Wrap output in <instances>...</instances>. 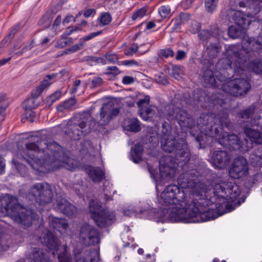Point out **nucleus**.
I'll use <instances>...</instances> for the list:
<instances>
[{"instance_id":"nucleus-1","label":"nucleus","mask_w":262,"mask_h":262,"mask_svg":"<svg viewBox=\"0 0 262 262\" xmlns=\"http://www.w3.org/2000/svg\"><path fill=\"white\" fill-rule=\"evenodd\" d=\"M25 148L21 150L18 145V152L20 159L24 160L33 168L34 164L50 166L52 170L63 167L73 171L76 164L63 151V148L55 141L40 142L39 146L31 142L25 143Z\"/></svg>"},{"instance_id":"nucleus-2","label":"nucleus","mask_w":262,"mask_h":262,"mask_svg":"<svg viewBox=\"0 0 262 262\" xmlns=\"http://www.w3.org/2000/svg\"><path fill=\"white\" fill-rule=\"evenodd\" d=\"M159 163L160 171L170 177L173 176L177 171H182L178 178V184L181 188V189L193 188L192 197H193L196 191H200L204 187L207 188L204 184L198 183L202 174L201 169L199 170L195 165L189 161L180 164L173 161L170 156H165L160 160Z\"/></svg>"},{"instance_id":"nucleus-3","label":"nucleus","mask_w":262,"mask_h":262,"mask_svg":"<svg viewBox=\"0 0 262 262\" xmlns=\"http://www.w3.org/2000/svg\"><path fill=\"white\" fill-rule=\"evenodd\" d=\"M10 216L11 219L24 228L31 226L37 215L31 209L22 206L16 198L10 194L0 196V216Z\"/></svg>"},{"instance_id":"nucleus-4","label":"nucleus","mask_w":262,"mask_h":262,"mask_svg":"<svg viewBox=\"0 0 262 262\" xmlns=\"http://www.w3.org/2000/svg\"><path fill=\"white\" fill-rule=\"evenodd\" d=\"M230 123L226 111H220L214 117L205 113L201 114L198 119L197 127L200 140L197 141L201 143L203 140V134L211 138L222 137L223 127H228Z\"/></svg>"},{"instance_id":"nucleus-5","label":"nucleus","mask_w":262,"mask_h":262,"mask_svg":"<svg viewBox=\"0 0 262 262\" xmlns=\"http://www.w3.org/2000/svg\"><path fill=\"white\" fill-rule=\"evenodd\" d=\"M160 117L165 118L170 122L176 121L182 130L188 131L190 134L195 138L196 141L200 140L197 129L198 123L187 112L173 104L167 105L164 109L158 110Z\"/></svg>"},{"instance_id":"nucleus-6","label":"nucleus","mask_w":262,"mask_h":262,"mask_svg":"<svg viewBox=\"0 0 262 262\" xmlns=\"http://www.w3.org/2000/svg\"><path fill=\"white\" fill-rule=\"evenodd\" d=\"M207 188L203 187L200 191H198L193 196L190 197L191 207L190 219L193 222H206L214 220L221 215L217 210V208H208L210 204V201L206 198Z\"/></svg>"},{"instance_id":"nucleus-7","label":"nucleus","mask_w":262,"mask_h":262,"mask_svg":"<svg viewBox=\"0 0 262 262\" xmlns=\"http://www.w3.org/2000/svg\"><path fill=\"white\" fill-rule=\"evenodd\" d=\"M242 48L232 45L227 49V55L235 60L238 67L244 68V64L250 58L259 55L262 51V43L254 38L247 37L242 42Z\"/></svg>"},{"instance_id":"nucleus-8","label":"nucleus","mask_w":262,"mask_h":262,"mask_svg":"<svg viewBox=\"0 0 262 262\" xmlns=\"http://www.w3.org/2000/svg\"><path fill=\"white\" fill-rule=\"evenodd\" d=\"M161 146L162 149L167 152L174 151V157L172 161L174 162H186L189 161L190 159V151L188 147V144L184 138H179L176 140L172 136L161 138Z\"/></svg>"},{"instance_id":"nucleus-9","label":"nucleus","mask_w":262,"mask_h":262,"mask_svg":"<svg viewBox=\"0 0 262 262\" xmlns=\"http://www.w3.org/2000/svg\"><path fill=\"white\" fill-rule=\"evenodd\" d=\"M41 243L52 251L54 255H58L59 262H72V258L67 246H62L59 240L51 232L43 233L40 237Z\"/></svg>"},{"instance_id":"nucleus-10","label":"nucleus","mask_w":262,"mask_h":262,"mask_svg":"<svg viewBox=\"0 0 262 262\" xmlns=\"http://www.w3.org/2000/svg\"><path fill=\"white\" fill-rule=\"evenodd\" d=\"M101 206L97 201L92 200L89 203L91 217L96 225L100 228H104L112 225L115 221L114 212L104 209L99 211Z\"/></svg>"},{"instance_id":"nucleus-11","label":"nucleus","mask_w":262,"mask_h":262,"mask_svg":"<svg viewBox=\"0 0 262 262\" xmlns=\"http://www.w3.org/2000/svg\"><path fill=\"white\" fill-rule=\"evenodd\" d=\"M191 200L167 206L160 207L162 215L168 214V217L171 221L180 222L190 219Z\"/></svg>"},{"instance_id":"nucleus-12","label":"nucleus","mask_w":262,"mask_h":262,"mask_svg":"<svg viewBox=\"0 0 262 262\" xmlns=\"http://www.w3.org/2000/svg\"><path fill=\"white\" fill-rule=\"evenodd\" d=\"M185 191L176 185L167 186L159 199L160 207L175 205L177 204L188 201L186 199Z\"/></svg>"},{"instance_id":"nucleus-13","label":"nucleus","mask_w":262,"mask_h":262,"mask_svg":"<svg viewBox=\"0 0 262 262\" xmlns=\"http://www.w3.org/2000/svg\"><path fill=\"white\" fill-rule=\"evenodd\" d=\"M227 58L220 59L216 64L219 71L215 73V77L220 82L226 81L232 78L233 73L241 74L244 67H238L235 60L226 54Z\"/></svg>"},{"instance_id":"nucleus-14","label":"nucleus","mask_w":262,"mask_h":262,"mask_svg":"<svg viewBox=\"0 0 262 262\" xmlns=\"http://www.w3.org/2000/svg\"><path fill=\"white\" fill-rule=\"evenodd\" d=\"M28 196L39 205L50 203L53 196L51 186L47 183H35L30 188Z\"/></svg>"},{"instance_id":"nucleus-15","label":"nucleus","mask_w":262,"mask_h":262,"mask_svg":"<svg viewBox=\"0 0 262 262\" xmlns=\"http://www.w3.org/2000/svg\"><path fill=\"white\" fill-rule=\"evenodd\" d=\"M251 18L247 12L245 14L241 11H236L232 16L235 25L229 27V36L233 39L242 37L246 33L252 21Z\"/></svg>"},{"instance_id":"nucleus-16","label":"nucleus","mask_w":262,"mask_h":262,"mask_svg":"<svg viewBox=\"0 0 262 262\" xmlns=\"http://www.w3.org/2000/svg\"><path fill=\"white\" fill-rule=\"evenodd\" d=\"M218 141L223 146L230 150L246 152L252 148V143H248V139H245L242 143L237 135L228 134L227 132H224L222 137L219 138Z\"/></svg>"},{"instance_id":"nucleus-17","label":"nucleus","mask_w":262,"mask_h":262,"mask_svg":"<svg viewBox=\"0 0 262 262\" xmlns=\"http://www.w3.org/2000/svg\"><path fill=\"white\" fill-rule=\"evenodd\" d=\"M90 117V114L88 112L81 114L79 120L68 124L65 133L72 140H79L82 136L88 133L85 128Z\"/></svg>"},{"instance_id":"nucleus-18","label":"nucleus","mask_w":262,"mask_h":262,"mask_svg":"<svg viewBox=\"0 0 262 262\" xmlns=\"http://www.w3.org/2000/svg\"><path fill=\"white\" fill-rule=\"evenodd\" d=\"M222 90L235 97L243 96L247 94L251 88L249 82L245 79L235 78L221 84Z\"/></svg>"},{"instance_id":"nucleus-19","label":"nucleus","mask_w":262,"mask_h":262,"mask_svg":"<svg viewBox=\"0 0 262 262\" xmlns=\"http://www.w3.org/2000/svg\"><path fill=\"white\" fill-rule=\"evenodd\" d=\"M213 190L215 195L218 198L227 201H233L241 193L238 186L231 182L216 184Z\"/></svg>"},{"instance_id":"nucleus-20","label":"nucleus","mask_w":262,"mask_h":262,"mask_svg":"<svg viewBox=\"0 0 262 262\" xmlns=\"http://www.w3.org/2000/svg\"><path fill=\"white\" fill-rule=\"evenodd\" d=\"M99 231L93 226L87 223L82 225L80 229L79 238L85 246L96 245L100 242Z\"/></svg>"},{"instance_id":"nucleus-21","label":"nucleus","mask_w":262,"mask_h":262,"mask_svg":"<svg viewBox=\"0 0 262 262\" xmlns=\"http://www.w3.org/2000/svg\"><path fill=\"white\" fill-rule=\"evenodd\" d=\"M255 107L251 105L244 110L241 111L237 114V117L242 119L238 120L240 124H246L244 126L252 127L254 126H259L262 129V119L259 115L254 114Z\"/></svg>"},{"instance_id":"nucleus-22","label":"nucleus","mask_w":262,"mask_h":262,"mask_svg":"<svg viewBox=\"0 0 262 262\" xmlns=\"http://www.w3.org/2000/svg\"><path fill=\"white\" fill-rule=\"evenodd\" d=\"M209 99V97L204 91L197 89L193 90L192 95L189 93H184L181 100V104L182 106L185 103L187 105L198 104L202 107H206L202 103L208 101Z\"/></svg>"},{"instance_id":"nucleus-23","label":"nucleus","mask_w":262,"mask_h":262,"mask_svg":"<svg viewBox=\"0 0 262 262\" xmlns=\"http://www.w3.org/2000/svg\"><path fill=\"white\" fill-rule=\"evenodd\" d=\"M202 78L205 87L219 88L220 85L215 80L213 69L214 61L212 60H202Z\"/></svg>"},{"instance_id":"nucleus-24","label":"nucleus","mask_w":262,"mask_h":262,"mask_svg":"<svg viewBox=\"0 0 262 262\" xmlns=\"http://www.w3.org/2000/svg\"><path fill=\"white\" fill-rule=\"evenodd\" d=\"M120 113V108L113 102L110 101L104 103L100 111V121L101 125L108 124L111 120L116 117Z\"/></svg>"},{"instance_id":"nucleus-25","label":"nucleus","mask_w":262,"mask_h":262,"mask_svg":"<svg viewBox=\"0 0 262 262\" xmlns=\"http://www.w3.org/2000/svg\"><path fill=\"white\" fill-rule=\"evenodd\" d=\"M248 171V165L246 159L242 157H238L234 160L232 168L229 170L231 177L234 179L246 174Z\"/></svg>"},{"instance_id":"nucleus-26","label":"nucleus","mask_w":262,"mask_h":262,"mask_svg":"<svg viewBox=\"0 0 262 262\" xmlns=\"http://www.w3.org/2000/svg\"><path fill=\"white\" fill-rule=\"evenodd\" d=\"M54 209L69 217H73L77 212V208L67 200L58 198L54 205Z\"/></svg>"},{"instance_id":"nucleus-27","label":"nucleus","mask_w":262,"mask_h":262,"mask_svg":"<svg viewBox=\"0 0 262 262\" xmlns=\"http://www.w3.org/2000/svg\"><path fill=\"white\" fill-rule=\"evenodd\" d=\"M212 164L218 169L224 168L230 161V154L225 150H217L211 155Z\"/></svg>"},{"instance_id":"nucleus-28","label":"nucleus","mask_w":262,"mask_h":262,"mask_svg":"<svg viewBox=\"0 0 262 262\" xmlns=\"http://www.w3.org/2000/svg\"><path fill=\"white\" fill-rule=\"evenodd\" d=\"M77 259L75 262H96L99 258V253L94 248L83 249L79 257L76 255Z\"/></svg>"},{"instance_id":"nucleus-29","label":"nucleus","mask_w":262,"mask_h":262,"mask_svg":"<svg viewBox=\"0 0 262 262\" xmlns=\"http://www.w3.org/2000/svg\"><path fill=\"white\" fill-rule=\"evenodd\" d=\"M29 262H49L50 258L46 250L34 248L28 255Z\"/></svg>"},{"instance_id":"nucleus-30","label":"nucleus","mask_w":262,"mask_h":262,"mask_svg":"<svg viewBox=\"0 0 262 262\" xmlns=\"http://www.w3.org/2000/svg\"><path fill=\"white\" fill-rule=\"evenodd\" d=\"M102 33V31H99L96 32H93L90 33V34L84 36L83 38H81L79 40V42L78 43L75 44L70 48L66 49L64 50V53L66 54L73 53L76 52L81 49L82 48L84 45V42L86 41L89 40L95 37L100 35Z\"/></svg>"},{"instance_id":"nucleus-31","label":"nucleus","mask_w":262,"mask_h":262,"mask_svg":"<svg viewBox=\"0 0 262 262\" xmlns=\"http://www.w3.org/2000/svg\"><path fill=\"white\" fill-rule=\"evenodd\" d=\"M244 132L247 137L249 139L248 143L262 144V132L255 130L251 127L244 126Z\"/></svg>"},{"instance_id":"nucleus-32","label":"nucleus","mask_w":262,"mask_h":262,"mask_svg":"<svg viewBox=\"0 0 262 262\" xmlns=\"http://www.w3.org/2000/svg\"><path fill=\"white\" fill-rule=\"evenodd\" d=\"M85 172L93 182H101L104 177V173L102 170L98 167H94L87 165L85 167Z\"/></svg>"},{"instance_id":"nucleus-33","label":"nucleus","mask_w":262,"mask_h":262,"mask_svg":"<svg viewBox=\"0 0 262 262\" xmlns=\"http://www.w3.org/2000/svg\"><path fill=\"white\" fill-rule=\"evenodd\" d=\"M143 152V147L140 144H136L132 148L130 151V159L135 163H139L143 160L142 154Z\"/></svg>"},{"instance_id":"nucleus-34","label":"nucleus","mask_w":262,"mask_h":262,"mask_svg":"<svg viewBox=\"0 0 262 262\" xmlns=\"http://www.w3.org/2000/svg\"><path fill=\"white\" fill-rule=\"evenodd\" d=\"M50 225L53 228L59 232L66 230L69 227L68 223L65 220L58 217H53L50 222Z\"/></svg>"},{"instance_id":"nucleus-35","label":"nucleus","mask_w":262,"mask_h":262,"mask_svg":"<svg viewBox=\"0 0 262 262\" xmlns=\"http://www.w3.org/2000/svg\"><path fill=\"white\" fill-rule=\"evenodd\" d=\"M250 161L254 167L262 166V148H259L250 155Z\"/></svg>"},{"instance_id":"nucleus-36","label":"nucleus","mask_w":262,"mask_h":262,"mask_svg":"<svg viewBox=\"0 0 262 262\" xmlns=\"http://www.w3.org/2000/svg\"><path fill=\"white\" fill-rule=\"evenodd\" d=\"M125 127L127 130L135 133L139 132L141 129L140 122L137 118L129 119Z\"/></svg>"},{"instance_id":"nucleus-37","label":"nucleus","mask_w":262,"mask_h":262,"mask_svg":"<svg viewBox=\"0 0 262 262\" xmlns=\"http://www.w3.org/2000/svg\"><path fill=\"white\" fill-rule=\"evenodd\" d=\"M262 8V0H252L249 5L248 11L247 13L252 18L253 16L257 14Z\"/></svg>"},{"instance_id":"nucleus-38","label":"nucleus","mask_w":262,"mask_h":262,"mask_svg":"<svg viewBox=\"0 0 262 262\" xmlns=\"http://www.w3.org/2000/svg\"><path fill=\"white\" fill-rule=\"evenodd\" d=\"M221 51L220 46L217 44H211L208 46L206 48V53L209 57V59H204V60H212L215 58L217 54Z\"/></svg>"},{"instance_id":"nucleus-39","label":"nucleus","mask_w":262,"mask_h":262,"mask_svg":"<svg viewBox=\"0 0 262 262\" xmlns=\"http://www.w3.org/2000/svg\"><path fill=\"white\" fill-rule=\"evenodd\" d=\"M54 15L52 11H47L38 21V25L44 28H49L51 24Z\"/></svg>"},{"instance_id":"nucleus-40","label":"nucleus","mask_w":262,"mask_h":262,"mask_svg":"<svg viewBox=\"0 0 262 262\" xmlns=\"http://www.w3.org/2000/svg\"><path fill=\"white\" fill-rule=\"evenodd\" d=\"M77 101L75 98H71L65 101L63 103L57 106V110L58 112H63L64 110H70L76 103Z\"/></svg>"},{"instance_id":"nucleus-41","label":"nucleus","mask_w":262,"mask_h":262,"mask_svg":"<svg viewBox=\"0 0 262 262\" xmlns=\"http://www.w3.org/2000/svg\"><path fill=\"white\" fill-rule=\"evenodd\" d=\"M146 139L152 147H157L158 145L159 138L157 131L148 132L146 135Z\"/></svg>"},{"instance_id":"nucleus-42","label":"nucleus","mask_w":262,"mask_h":262,"mask_svg":"<svg viewBox=\"0 0 262 262\" xmlns=\"http://www.w3.org/2000/svg\"><path fill=\"white\" fill-rule=\"evenodd\" d=\"M171 127L169 123L164 121L162 123L160 130L161 138L169 137L171 135Z\"/></svg>"},{"instance_id":"nucleus-43","label":"nucleus","mask_w":262,"mask_h":262,"mask_svg":"<svg viewBox=\"0 0 262 262\" xmlns=\"http://www.w3.org/2000/svg\"><path fill=\"white\" fill-rule=\"evenodd\" d=\"M39 103L34 98H30L24 101L23 103V107L25 111L30 109H35L38 107Z\"/></svg>"},{"instance_id":"nucleus-44","label":"nucleus","mask_w":262,"mask_h":262,"mask_svg":"<svg viewBox=\"0 0 262 262\" xmlns=\"http://www.w3.org/2000/svg\"><path fill=\"white\" fill-rule=\"evenodd\" d=\"M61 96V92L57 91L53 94L48 97L46 101V106L50 107L55 101L60 98Z\"/></svg>"},{"instance_id":"nucleus-45","label":"nucleus","mask_w":262,"mask_h":262,"mask_svg":"<svg viewBox=\"0 0 262 262\" xmlns=\"http://www.w3.org/2000/svg\"><path fill=\"white\" fill-rule=\"evenodd\" d=\"M84 60L91 66L96 65L100 63L103 64L105 63V60L104 58L93 56H86L84 57Z\"/></svg>"},{"instance_id":"nucleus-46","label":"nucleus","mask_w":262,"mask_h":262,"mask_svg":"<svg viewBox=\"0 0 262 262\" xmlns=\"http://www.w3.org/2000/svg\"><path fill=\"white\" fill-rule=\"evenodd\" d=\"M158 12L162 19L169 18L171 16V9L169 6H161L158 9Z\"/></svg>"},{"instance_id":"nucleus-47","label":"nucleus","mask_w":262,"mask_h":262,"mask_svg":"<svg viewBox=\"0 0 262 262\" xmlns=\"http://www.w3.org/2000/svg\"><path fill=\"white\" fill-rule=\"evenodd\" d=\"M219 0H205V7L209 13H212L217 8Z\"/></svg>"},{"instance_id":"nucleus-48","label":"nucleus","mask_w":262,"mask_h":262,"mask_svg":"<svg viewBox=\"0 0 262 262\" xmlns=\"http://www.w3.org/2000/svg\"><path fill=\"white\" fill-rule=\"evenodd\" d=\"M249 66L252 71L257 74L262 73V61L260 60H254L250 62Z\"/></svg>"},{"instance_id":"nucleus-49","label":"nucleus","mask_w":262,"mask_h":262,"mask_svg":"<svg viewBox=\"0 0 262 262\" xmlns=\"http://www.w3.org/2000/svg\"><path fill=\"white\" fill-rule=\"evenodd\" d=\"M101 26L107 25L110 23L112 20L111 15L109 13H103L98 18Z\"/></svg>"},{"instance_id":"nucleus-50","label":"nucleus","mask_w":262,"mask_h":262,"mask_svg":"<svg viewBox=\"0 0 262 262\" xmlns=\"http://www.w3.org/2000/svg\"><path fill=\"white\" fill-rule=\"evenodd\" d=\"M199 38L203 41H207L213 36V32L208 30H204L199 34Z\"/></svg>"},{"instance_id":"nucleus-51","label":"nucleus","mask_w":262,"mask_h":262,"mask_svg":"<svg viewBox=\"0 0 262 262\" xmlns=\"http://www.w3.org/2000/svg\"><path fill=\"white\" fill-rule=\"evenodd\" d=\"M212 100L214 105H219L221 107L225 104L224 96L221 94H217L216 96H213Z\"/></svg>"},{"instance_id":"nucleus-52","label":"nucleus","mask_w":262,"mask_h":262,"mask_svg":"<svg viewBox=\"0 0 262 262\" xmlns=\"http://www.w3.org/2000/svg\"><path fill=\"white\" fill-rule=\"evenodd\" d=\"M25 117L24 118L21 119V121L24 123L25 122V120H28L30 122H34V118L35 116V112L33 111L32 109L28 110L27 111H25Z\"/></svg>"},{"instance_id":"nucleus-53","label":"nucleus","mask_w":262,"mask_h":262,"mask_svg":"<svg viewBox=\"0 0 262 262\" xmlns=\"http://www.w3.org/2000/svg\"><path fill=\"white\" fill-rule=\"evenodd\" d=\"M57 76V73L48 75L41 82V84L44 86V88H47L51 84V82H50V81L53 78H55Z\"/></svg>"},{"instance_id":"nucleus-54","label":"nucleus","mask_w":262,"mask_h":262,"mask_svg":"<svg viewBox=\"0 0 262 262\" xmlns=\"http://www.w3.org/2000/svg\"><path fill=\"white\" fill-rule=\"evenodd\" d=\"M183 24L181 23V20L179 19L177 17L173 19L171 21V25H172V27L171 28V32H176L177 31L181 28V26Z\"/></svg>"},{"instance_id":"nucleus-55","label":"nucleus","mask_w":262,"mask_h":262,"mask_svg":"<svg viewBox=\"0 0 262 262\" xmlns=\"http://www.w3.org/2000/svg\"><path fill=\"white\" fill-rule=\"evenodd\" d=\"M160 56L167 58L168 57H173L174 56V52L170 48H167L164 49H162L160 51Z\"/></svg>"},{"instance_id":"nucleus-56","label":"nucleus","mask_w":262,"mask_h":262,"mask_svg":"<svg viewBox=\"0 0 262 262\" xmlns=\"http://www.w3.org/2000/svg\"><path fill=\"white\" fill-rule=\"evenodd\" d=\"M16 167L20 175L24 176L27 172V168L24 164L20 163L18 162H15Z\"/></svg>"},{"instance_id":"nucleus-57","label":"nucleus","mask_w":262,"mask_h":262,"mask_svg":"<svg viewBox=\"0 0 262 262\" xmlns=\"http://www.w3.org/2000/svg\"><path fill=\"white\" fill-rule=\"evenodd\" d=\"M138 48V45L134 43L132 47L125 50L124 54L127 56H132L137 52Z\"/></svg>"},{"instance_id":"nucleus-58","label":"nucleus","mask_w":262,"mask_h":262,"mask_svg":"<svg viewBox=\"0 0 262 262\" xmlns=\"http://www.w3.org/2000/svg\"><path fill=\"white\" fill-rule=\"evenodd\" d=\"M46 88L40 83L39 85H38L35 90L32 91V98H34V99H37L38 97L40 95L41 93Z\"/></svg>"},{"instance_id":"nucleus-59","label":"nucleus","mask_w":262,"mask_h":262,"mask_svg":"<svg viewBox=\"0 0 262 262\" xmlns=\"http://www.w3.org/2000/svg\"><path fill=\"white\" fill-rule=\"evenodd\" d=\"M190 15L187 13L181 12L177 16V18L181 20L183 24L190 19Z\"/></svg>"},{"instance_id":"nucleus-60","label":"nucleus","mask_w":262,"mask_h":262,"mask_svg":"<svg viewBox=\"0 0 262 262\" xmlns=\"http://www.w3.org/2000/svg\"><path fill=\"white\" fill-rule=\"evenodd\" d=\"M73 40L71 37L66 38L63 39H61L58 42V46L61 48H63L67 45L73 43Z\"/></svg>"},{"instance_id":"nucleus-61","label":"nucleus","mask_w":262,"mask_h":262,"mask_svg":"<svg viewBox=\"0 0 262 262\" xmlns=\"http://www.w3.org/2000/svg\"><path fill=\"white\" fill-rule=\"evenodd\" d=\"M146 11L143 9H140L136 11L132 15L133 20H136L138 17H142L146 14Z\"/></svg>"},{"instance_id":"nucleus-62","label":"nucleus","mask_w":262,"mask_h":262,"mask_svg":"<svg viewBox=\"0 0 262 262\" xmlns=\"http://www.w3.org/2000/svg\"><path fill=\"white\" fill-rule=\"evenodd\" d=\"M201 29L200 24L197 21L192 22L191 24L190 31L195 34L200 31Z\"/></svg>"},{"instance_id":"nucleus-63","label":"nucleus","mask_w":262,"mask_h":262,"mask_svg":"<svg viewBox=\"0 0 262 262\" xmlns=\"http://www.w3.org/2000/svg\"><path fill=\"white\" fill-rule=\"evenodd\" d=\"M103 82L102 78L99 77H94L92 80V84L93 88L100 86Z\"/></svg>"},{"instance_id":"nucleus-64","label":"nucleus","mask_w":262,"mask_h":262,"mask_svg":"<svg viewBox=\"0 0 262 262\" xmlns=\"http://www.w3.org/2000/svg\"><path fill=\"white\" fill-rule=\"evenodd\" d=\"M18 29V27L16 26L14 28L12 29L11 31L9 32V33L8 34L7 36L6 37L4 40H6V41L11 40L14 36L16 33L17 32Z\"/></svg>"}]
</instances>
